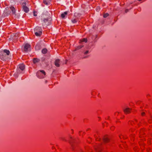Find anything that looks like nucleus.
I'll list each match as a JSON object with an SVG mask.
<instances>
[{
    "mask_svg": "<svg viewBox=\"0 0 152 152\" xmlns=\"http://www.w3.org/2000/svg\"><path fill=\"white\" fill-rule=\"evenodd\" d=\"M48 13L46 12V14H42V22L43 26H48L50 24V17L48 15Z\"/></svg>",
    "mask_w": 152,
    "mask_h": 152,
    "instance_id": "obj_1",
    "label": "nucleus"
},
{
    "mask_svg": "<svg viewBox=\"0 0 152 152\" xmlns=\"http://www.w3.org/2000/svg\"><path fill=\"white\" fill-rule=\"evenodd\" d=\"M42 31L41 27L37 26L34 28L35 34L37 36H40L42 34Z\"/></svg>",
    "mask_w": 152,
    "mask_h": 152,
    "instance_id": "obj_2",
    "label": "nucleus"
},
{
    "mask_svg": "<svg viewBox=\"0 0 152 152\" xmlns=\"http://www.w3.org/2000/svg\"><path fill=\"white\" fill-rule=\"evenodd\" d=\"M45 75L46 73L43 70L38 71L37 73V77L40 79L44 78Z\"/></svg>",
    "mask_w": 152,
    "mask_h": 152,
    "instance_id": "obj_3",
    "label": "nucleus"
},
{
    "mask_svg": "<svg viewBox=\"0 0 152 152\" xmlns=\"http://www.w3.org/2000/svg\"><path fill=\"white\" fill-rule=\"evenodd\" d=\"M0 58L3 61H5L7 59L8 57L3 52H1L0 53Z\"/></svg>",
    "mask_w": 152,
    "mask_h": 152,
    "instance_id": "obj_4",
    "label": "nucleus"
},
{
    "mask_svg": "<svg viewBox=\"0 0 152 152\" xmlns=\"http://www.w3.org/2000/svg\"><path fill=\"white\" fill-rule=\"evenodd\" d=\"M24 51L25 52H27L30 50V45L28 44H25L24 48Z\"/></svg>",
    "mask_w": 152,
    "mask_h": 152,
    "instance_id": "obj_5",
    "label": "nucleus"
},
{
    "mask_svg": "<svg viewBox=\"0 0 152 152\" xmlns=\"http://www.w3.org/2000/svg\"><path fill=\"white\" fill-rule=\"evenodd\" d=\"M132 110L129 107H127L125 109H124L123 110L124 112L126 114H127L129 113L130 112L131 110Z\"/></svg>",
    "mask_w": 152,
    "mask_h": 152,
    "instance_id": "obj_6",
    "label": "nucleus"
},
{
    "mask_svg": "<svg viewBox=\"0 0 152 152\" xmlns=\"http://www.w3.org/2000/svg\"><path fill=\"white\" fill-rule=\"evenodd\" d=\"M60 60L59 59H56L55 61V64L57 67H59L60 64H59Z\"/></svg>",
    "mask_w": 152,
    "mask_h": 152,
    "instance_id": "obj_7",
    "label": "nucleus"
},
{
    "mask_svg": "<svg viewBox=\"0 0 152 152\" xmlns=\"http://www.w3.org/2000/svg\"><path fill=\"white\" fill-rule=\"evenodd\" d=\"M23 11L27 13L29 11V9L27 7H26V6H23Z\"/></svg>",
    "mask_w": 152,
    "mask_h": 152,
    "instance_id": "obj_8",
    "label": "nucleus"
},
{
    "mask_svg": "<svg viewBox=\"0 0 152 152\" xmlns=\"http://www.w3.org/2000/svg\"><path fill=\"white\" fill-rule=\"evenodd\" d=\"M19 68L21 70H23L25 69V65L23 64H21L19 65Z\"/></svg>",
    "mask_w": 152,
    "mask_h": 152,
    "instance_id": "obj_9",
    "label": "nucleus"
},
{
    "mask_svg": "<svg viewBox=\"0 0 152 152\" xmlns=\"http://www.w3.org/2000/svg\"><path fill=\"white\" fill-rule=\"evenodd\" d=\"M102 139H103V141L105 142H108L109 140V139H108L107 137H106L105 136H104L103 137Z\"/></svg>",
    "mask_w": 152,
    "mask_h": 152,
    "instance_id": "obj_10",
    "label": "nucleus"
},
{
    "mask_svg": "<svg viewBox=\"0 0 152 152\" xmlns=\"http://www.w3.org/2000/svg\"><path fill=\"white\" fill-rule=\"evenodd\" d=\"M67 12H65L64 13H62L61 15V17L63 18H64L66 15L67 14Z\"/></svg>",
    "mask_w": 152,
    "mask_h": 152,
    "instance_id": "obj_11",
    "label": "nucleus"
},
{
    "mask_svg": "<svg viewBox=\"0 0 152 152\" xmlns=\"http://www.w3.org/2000/svg\"><path fill=\"white\" fill-rule=\"evenodd\" d=\"M10 8L12 12V14H15V8L12 6H11L10 7Z\"/></svg>",
    "mask_w": 152,
    "mask_h": 152,
    "instance_id": "obj_12",
    "label": "nucleus"
},
{
    "mask_svg": "<svg viewBox=\"0 0 152 152\" xmlns=\"http://www.w3.org/2000/svg\"><path fill=\"white\" fill-rule=\"evenodd\" d=\"M4 53L7 56H8L10 54V52L9 50L5 49L3 51Z\"/></svg>",
    "mask_w": 152,
    "mask_h": 152,
    "instance_id": "obj_13",
    "label": "nucleus"
},
{
    "mask_svg": "<svg viewBox=\"0 0 152 152\" xmlns=\"http://www.w3.org/2000/svg\"><path fill=\"white\" fill-rule=\"evenodd\" d=\"M4 13H6V14H5V15L6 16H8L10 13V12H9L7 9L6 8L4 10Z\"/></svg>",
    "mask_w": 152,
    "mask_h": 152,
    "instance_id": "obj_14",
    "label": "nucleus"
},
{
    "mask_svg": "<svg viewBox=\"0 0 152 152\" xmlns=\"http://www.w3.org/2000/svg\"><path fill=\"white\" fill-rule=\"evenodd\" d=\"M80 15V14L76 12L75 13L74 15V16L76 17H79Z\"/></svg>",
    "mask_w": 152,
    "mask_h": 152,
    "instance_id": "obj_15",
    "label": "nucleus"
},
{
    "mask_svg": "<svg viewBox=\"0 0 152 152\" xmlns=\"http://www.w3.org/2000/svg\"><path fill=\"white\" fill-rule=\"evenodd\" d=\"M42 51L43 53L45 54L47 53V50L46 48H44L42 50Z\"/></svg>",
    "mask_w": 152,
    "mask_h": 152,
    "instance_id": "obj_16",
    "label": "nucleus"
},
{
    "mask_svg": "<svg viewBox=\"0 0 152 152\" xmlns=\"http://www.w3.org/2000/svg\"><path fill=\"white\" fill-rule=\"evenodd\" d=\"M39 60L37 59L34 58L33 59V62L34 63H36Z\"/></svg>",
    "mask_w": 152,
    "mask_h": 152,
    "instance_id": "obj_17",
    "label": "nucleus"
},
{
    "mask_svg": "<svg viewBox=\"0 0 152 152\" xmlns=\"http://www.w3.org/2000/svg\"><path fill=\"white\" fill-rule=\"evenodd\" d=\"M43 3L47 5H48L49 4V2H47L46 0H43Z\"/></svg>",
    "mask_w": 152,
    "mask_h": 152,
    "instance_id": "obj_18",
    "label": "nucleus"
},
{
    "mask_svg": "<svg viewBox=\"0 0 152 152\" xmlns=\"http://www.w3.org/2000/svg\"><path fill=\"white\" fill-rule=\"evenodd\" d=\"M109 15V14L108 13H106L104 15L103 17L104 18L107 17Z\"/></svg>",
    "mask_w": 152,
    "mask_h": 152,
    "instance_id": "obj_19",
    "label": "nucleus"
},
{
    "mask_svg": "<svg viewBox=\"0 0 152 152\" xmlns=\"http://www.w3.org/2000/svg\"><path fill=\"white\" fill-rule=\"evenodd\" d=\"M87 39H86V38H84L83 39H82L81 40V42H87Z\"/></svg>",
    "mask_w": 152,
    "mask_h": 152,
    "instance_id": "obj_20",
    "label": "nucleus"
},
{
    "mask_svg": "<svg viewBox=\"0 0 152 152\" xmlns=\"http://www.w3.org/2000/svg\"><path fill=\"white\" fill-rule=\"evenodd\" d=\"M72 21L73 23H75L77 21L75 19H73L72 20Z\"/></svg>",
    "mask_w": 152,
    "mask_h": 152,
    "instance_id": "obj_21",
    "label": "nucleus"
},
{
    "mask_svg": "<svg viewBox=\"0 0 152 152\" xmlns=\"http://www.w3.org/2000/svg\"><path fill=\"white\" fill-rule=\"evenodd\" d=\"M15 15V17L16 18H19L20 15L19 14H16L15 13V14H14Z\"/></svg>",
    "mask_w": 152,
    "mask_h": 152,
    "instance_id": "obj_22",
    "label": "nucleus"
},
{
    "mask_svg": "<svg viewBox=\"0 0 152 152\" xmlns=\"http://www.w3.org/2000/svg\"><path fill=\"white\" fill-rule=\"evenodd\" d=\"M22 4L23 6H26V2L25 1H24L22 3Z\"/></svg>",
    "mask_w": 152,
    "mask_h": 152,
    "instance_id": "obj_23",
    "label": "nucleus"
},
{
    "mask_svg": "<svg viewBox=\"0 0 152 152\" xmlns=\"http://www.w3.org/2000/svg\"><path fill=\"white\" fill-rule=\"evenodd\" d=\"M83 47V46H78L77 47V49H80L81 48Z\"/></svg>",
    "mask_w": 152,
    "mask_h": 152,
    "instance_id": "obj_24",
    "label": "nucleus"
},
{
    "mask_svg": "<svg viewBox=\"0 0 152 152\" xmlns=\"http://www.w3.org/2000/svg\"><path fill=\"white\" fill-rule=\"evenodd\" d=\"M96 152H99L100 151V149L99 148V147H98V148H97V149H96Z\"/></svg>",
    "mask_w": 152,
    "mask_h": 152,
    "instance_id": "obj_25",
    "label": "nucleus"
},
{
    "mask_svg": "<svg viewBox=\"0 0 152 152\" xmlns=\"http://www.w3.org/2000/svg\"><path fill=\"white\" fill-rule=\"evenodd\" d=\"M36 13H37V12H36L35 11H34V12H33V13H34V16H37V15L36 14Z\"/></svg>",
    "mask_w": 152,
    "mask_h": 152,
    "instance_id": "obj_26",
    "label": "nucleus"
},
{
    "mask_svg": "<svg viewBox=\"0 0 152 152\" xmlns=\"http://www.w3.org/2000/svg\"><path fill=\"white\" fill-rule=\"evenodd\" d=\"M89 53V51L88 50H87L85 52H84V54L85 55Z\"/></svg>",
    "mask_w": 152,
    "mask_h": 152,
    "instance_id": "obj_27",
    "label": "nucleus"
},
{
    "mask_svg": "<svg viewBox=\"0 0 152 152\" xmlns=\"http://www.w3.org/2000/svg\"><path fill=\"white\" fill-rule=\"evenodd\" d=\"M96 10L97 11H99L100 10V7H97Z\"/></svg>",
    "mask_w": 152,
    "mask_h": 152,
    "instance_id": "obj_28",
    "label": "nucleus"
},
{
    "mask_svg": "<svg viewBox=\"0 0 152 152\" xmlns=\"http://www.w3.org/2000/svg\"><path fill=\"white\" fill-rule=\"evenodd\" d=\"M69 142L71 144V145L72 146H73V145L72 143V142L71 141H69Z\"/></svg>",
    "mask_w": 152,
    "mask_h": 152,
    "instance_id": "obj_29",
    "label": "nucleus"
},
{
    "mask_svg": "<svg viewBox=\"0 0 152 152\" xmlns=\"http://www.w3.org/2000/svg\"><path fill=\"white\" fill-rule=\"evenodd\" d=\"M14 75L16 77H17L18 76L17 74H16V73H15V74Z\"/></svg>",
    "mask_w": 152,
    "mask_h": 152,
    "instance_id": "obj_30",
    "label": "nucleus"
},
{
    "mask_svg": "<svg viewBox=\"0 0 152 152\" xmlns=\"http://www.w3.org/2000/svg\"><path fill=\"white\" fill-rule=\"evenodd\" d=\"M128 11V10L126 9L125 10V12L126 13H127Z\"/></svg>",
    "mask_w": 152,
    "mask_h": 152,
    "instance_id": "obj_31",
    "label": "nucleus"
},
{
    "mask_svg": "<svg viewBox=\"0 0 152 152\" xmlns=\"http://www.w3.org/2000/svg\"><path fill=\"white\" fill-rule=\"evenodd\" d=\"M145 114V113L144 112H142L141 113V114L142 115H144Z\"/></svg>",
    "mask_w": 152,
    "mask_h": 152,
    "instance_id": "obj_32",
    "label": "nucleus"
},
{
    "mask_svg": "<svg viewBox=\"0 0 152 152\" xmlns=\"http://www.w3.org/2000/svg\"><path fill=\"white\" fill-rule=\"evenodd\" d=\"M62 139L63 140H65L66 141V140L64 138H62Z\"/></svg>",
    "mask_w": 152,
    "mask_h": 152,
    "instance_id": "obj_33",
    "label": "nucleus"
},
{
    "mask_svg": "<svg viewBox=\"0 0 152 152\" xmlns=\"http://www.w3.org/2000/svg\"><path fill=\"white\" fill-rule=\"evenodd\" d=\"M97 37V35H96L95 36V38H96Z\"/></svg>",
    "mask_w": 152,
    "mask_h": 152,
    "instance_id": "obj_34",
    "label": "nucleus"
},
{
    "mask_svg": "<svg viewBox=\"0 0 152 152\" xmlns=\"http://www.w3.org/2000/svg\"><path fill=\"white\" fill-rule=\"evenodd\" d=\"M18 34H16L15 35V37H17V36H18Z\"/></svg>",
    "mask_w": 152,
    "mask_h": 152,
    "instance_id": "obj_35",
    "label": "nucleus"
},
{
    "mask_svg": "<svg viewBox=\"0 0 152 152\" xmlns=\"http://www.w3.org/2000/svg\"><path fill=\"white\" fill-rule=\"evenodd\" d=\"M101 140V138H99V140Z\"/></svg>",
    "mask_w": 152,
    "mask_h": 152,
    "instance_id": "obj_36",
    "label": "nucleus"
},
{
    "mask_svg": "<svg viewBox=\"0 0 152 152\" xmlns=\"http://www.w3.org/2000/svg\"><path fill=\"white\" fill-rule=\"evenodd\" d=\"M86 56H85V57H84V58H86Z\"/></svg>",
    "mask_w": 152,
    "mask_h": 152,
    "instance_id": "obj_37",
    "label": "nucleus"
},
{
    "mask_svg": "<svg viewBox=\"0 0 152 152\" xmlns=\"http://www.w3.org/2000/svg\"><path fill=\"white\" fill-rule=\"evenodd\" d=\"M37 46H36V48H37Z\"/></svg>",
    "mask_w": 152,
    "mask_h": 152,
    "instance_id": "obj_38",
    "label": "nucleus"
}]
</instances>
